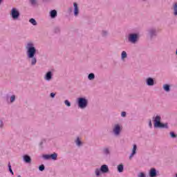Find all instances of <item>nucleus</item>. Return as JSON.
<instances>
[{"label": "nucleus", "mask_w": 177, "mask_h": 177, "mask_svg": "<svg viewBox=\"0 0 177 177\" xmlns=\"http://www.w3.org/2000/svg\"><path fill=\"white\" fill-rule=\"evenodd\" d=\"M174 15L177 16V2L173 6Z\"/></svg>", "instance_id": "4be33fe9"}, {"label": "nucleus", "mask_w": 177, "mask_h": 177, "mask_svg": "<svg viewBox=\"0 0 177 177\" xmlns=\"http://www.w3.org/2000/svg\"><path fill=\"white\" fill-rule=\"evenodd\" d=\"M77 103L79 109L83 110L84 109H86L88 107V99L86 97H78L77 99Z\"/></svg>", "instance_id": "7ed1b4c3"}, {"label": "nucleus", "mask_w": 177, "mask_h": 177, "mask_svg": "<svg viewBox=\"0 0 177 177\" xmlns=\"http://www.w3.org/2000/svg\"><path fill=\"white\" fill-rule=\"evenodd\" d=\"M149 34L151 38H153V37H156L157 35V30H156V28H151L149 30Z\"/></svg>", "instance_id": "f8f14e48"}, {"label": "nucleus", "mask_w": 177, "mask_h": 177, "mask_svg": "<svg viewBox=\"0 0 177 177\" xmlns=\"http://www.w3.org/2000/svg\"><path fill=\"white\" fill-rule=\"evenodd\" d=\"M138 177H146V174L143 172H140L138 175Z\"/></svg>", "instance_id": "72a5a7b5"}, {"label": "nucleus", "mask_w": 177, "mask_h": 177, "mask_svg": "<svg viewBox=\"0 0 177 177\" xmlns=\"http://www.w3.org/2000/svg\"><path fill=\"white\" fill-rule=\"evenodd\" d=\"M50 97H55V96H56V94L55 93H51L50 95Z\"/></svg>", "instance_id": "58836bf2"}, {"label": "nucleus", "mask_w": 177, "mask_h": 177, "mask_svg": "<svg viewBox=\"0 0 177 177\" xmlns=\"http://www.w3.org/2000/svg\"><path fill=\"white\" fill-rule=\"evenodd\" d=\"M121 117H127V112L122 111L121 113Z\"/></svg>", "instance_id": "c9c22d12"}, {"label": "nucleus", "mask_w": 177, "mask_h": 177, "mask_svg": "<svg viewBox=\"0 0 177 177\" xmlns=\"http://www.w3.org/2000/svg\"><path fill=\"white\" fill-rule=\"evenodd\" d=\"M12 20H17L20 17V11L16 8H12L10 13Z\"/></svg>", "instance_id": "39448f33"}, {"label": "nucleus", "mask_w": 177, "mask_h": 177, "mask_svg": "<svg viewBox=\"0 0 177 177\" xmlns=\"http://www.w3.org/2000/svg\"><path fill=\"white\" fill-rule=\"evenodd\" d=\"M50 17H51V19L57 17V11L56 10H52L50 12Z\"/></svg>", "instance_id": "2eb2a0df"}, {"label": "nucleus", "mask_w": 177, "mask_h": 177, "mask_svg": "<svg viewBox=\"0 0 177 177\" xmlns=\"http://www.w3.org/2000/svg\"><path fill=\"white\" fill-rule=\"evenodd\" d=\"M43 158H44V160H50V154L43 155Z\"/></svg>", "instance_id": "bb28decb"}, {"label": "nucleus", "mask_w": 177, "mask_h": 177, "mask_svg": "<svg viewBox=\"0 0 177 177\" xmlns=\"http://www.w3.org/2000/svg\"><path fill=\"white\" fill-rule=\"evenodd\" d=\"M50 158L54 161H56V160H57V153L54 152L53 154H50Z\"/></svg>", "instance_id": "aec40b11"}, {"label": "nucleus", "mask_w": 177, "mask_h": 177, "mask_svg": "<svg viewBox=\"0 0 177 177\" xmlns=\"http://www.w3.org/2000/svg\"><path fill=\"white\" fill-rule=\"evenodd\" d=\"M23 160L26 164H30V162H31V157L27 154L24 155Z\"/></svg>", "instance_id": "ddd939ff"}, {"label": "nucleus", "mask_w": 177, "mask_h": 177, "mask_svg": "<svg viewBox=\"0 0 177 177\" xmlns=\"http://www.w3.org/2000/svg\"><path fill=\"white\" fill-rule=\"evenodd\" d=\"M73 15L75 17H78L80 15V8H78V4L77 3H73Z\"/></svg>", "instance_id": "0eeeda50"}, {"label": "nucleus", "mask_w": 177, "mask_h": 177, "mask_svg": "<svg viewBox=\"0 0 177 177\" xmlns=\"http://www.w3.org/2000/svg\"><path fill=\"white\" fill-rule=\"evenodd\" d=\"M175 177H177V173L176 174V176H175Z\"/></svg>", "instance_id": "79ce46f5"}, {"label": "nucleus", "mask_w": 177, "mask_h": 177, "mask_svg": "<svg viewBox=\"0 0 177 177\" xmlns=\"http://www.w3.org/2000/svg\"><path fill=\"white\" fill-rule=\"evenodd\" d=\"M26 57L29 63L32 66H35L37 64V57H35V55H37V48L34 43L32 41L28 42L26 45Z\"/></svg>", "instance_id": "f257e3e1"}, {"label": "nucleus", "mask_w": 177, "mask_h": 177, "mask_svg": "<svg viewBox=\"0 0 177 177\" xmlns=\"http://www.w3.org/2000/svg\"><path fill=\"white\" fill-rule=\"evenodd\" d=\"M55 32H56L57 34L58 32H60V28H59V27L55 28Z\"/></svg>", "instance_id": "f704fd0d"}, {"label": "nucleus", "mask_w": 177, "mask_h": 177, "mask_svg": "<svg viewBox=\"0 0 177 177\" xmlns=\"http://www.w3.org/2000/svg\"><path fill=\"white\" fill-rule=\"evenodd\" d=\"M52 78H53V73H52V71H49L44 75V80L46 81H50V80H52Z\"/></svg>", "instance_id": "6e6552de"}, {"label": "nucleus", "mask_w": 177, "mask_h": 177, "mask_svg": "<svg viewBox=\"0 0 177 177\" xmlns=\"http://www.w3.org/2000/svg\"><path fill=\"white\" fill-rule=\"evenodd\" d=\"M64 104H66V106H67V107H70L71 106V103L67 100L64 101Z\"/></svg>", "instance_id": "473e14b6"}, {"label": "nucleus", "mask_w": 177, "mask_h": 177, "mask_svg": "<svg viewBox=\"0 0 177 177\" xmlns=\"http://www.w3.org/2000/svg\"><path fill=\"white\" fill-rule=\"evenodd\" d=\"M170 136H171V138H172L173 139H175V138L177 137V135L175 133V132L171 131V132H170Z\"/></svg>", "instance_id": "c756f323"}, {"label": "nucleus", "mask_w": 177, "mask_h": 177, "mask_svg": "<svg viewBox=\"0 0 177 177\" xmlns=\"http://www.w3.org/2000/svg\"><path fill=\"white\" fill-rule=\"evenodd\" d=\"M157 174H158V171H157V169H156V168H151L149 171V176L156 177Z\"/></svg>", "instance_id": "9d476101"}, {"label": "nucleus", "mask_w": 177, "mask_h": 177, "mask_svg": "<svg viewBox=\"0 0 177 177\" xmlns=\"http://www.w3.org/2000/svg\"><path fill=\"white\" fill-rule=\"evenodd\" d=\"M29 23H30V24H32V26H37V21L34 18L30 19Z\"/></svg>", "instance_id": "b1692460"}, {"label": "nucleus", "mask_w": 177, "mask_h": 177, "mask_svg": "<svg viewBox=\"0 0 177 177\" xmlns=\"http://www.w3.org/2000/svg\"><path fill=\"white\" fill-rule=\"evenodd\" d=\"M88 80H89L90 81L95 80V73H89L88 75Z\"/></svg>", "instance_id": "5701e85b"}, {"label": "nucleus", "mask_w": 177, "mask_h": 177, "mask_svg": "<svg viewBox=\"0 0 177 177\" xmlns=\"http://www.w3.org/2000/svg\"><path fill=\"white\" fill-rule=\"evenodd\" d=\"M102 153L104 154V156H110V149H109V147L104 148Z\"/></svg>", "instance_id": "dca6fc26"}, {"label": "nucleus", "mask_w": 177, "mask_h": 177, "mask_svg": "<svg viewBox=\"0 0 177 177\" xmlns=\"http://www.w3.org/2000/svg\"><path fill=\"white\" fill-rule=\"evenodd\" d=\"M163 89L165 91V92H169L171 91V86L169 84H164L163 85Z\"/></svg>", "instance_id": "a211bd4d"}, {"label": "nucleus", "mask_w": 177, "mask_h": 177, "mask_svg": "<svg viewBox=\"0 0 177 177\" xmlns=\"http://www.w3.org/2000/svg\"><path fill=\"white\" fill-rule=\"evenodd\" d=\"M16 100V95H12L10 97V102L9 100L7 99L8 103H14V102Z\"/></svg>", "instance_id": "6ab92c4d"}, {"label": "nucleus", "mask_w": 177, "mask_h": 177, "mask_svg": "<svg viewBox=\"0 0 177 177\" xmlns=\"http://www.w3.org/2000/svg\"><path fill=\"white\" fill-rule=\"evenodd\" d=\"M0 128L2 129L3 128V122L0 120Z\"/></svg>", "instance_id": "e433bc0d"}, {"label": "nucleus", "mask_w": 177, "mask_h": 177, "mask_svg": "<svg viewBox=\"0 0 177 177\" xmlns=\"http://www.w3.org/2000/svg\"><path fill=\"white\" fill-rule=\"evenodd\" d=\"M109 35V32L107 30H102V37H107Z\"/></svg>", "instance_id": "c85d7f7f"}, {"label": "nucleus", "mask_w": 177, "mask_h": 177, "mask_svg": "<svg viewBox=\"0 0 177 177\" xmlns=\"http://www.w3.org/2000/svg\"><path fill=\"white\" fill-rule=\"evenodd\" d=\"M153 127L154 128H162L165 129H168V123H162L161 122V116L156 115L153 118Z\"/></svg>", "instance_id": "f03ea898"}, {"label": "nucleus", "mask_w": 177, "mask_h": 177, "mask_svg": "<svg viewBox=\"0 0 177 177\" xmlns=\"http://www.w3.org/2000/svg\"><path fill=\"white\" fill-rule=\"evenodd\" d=\"M1 3H2V0H0V5H1Z\"/></svg>", "instance_id": "ea45409f"}, {"label": "nucleus", "mask_w": 177, "mask_h": 177, "mask_svg": "<svg viewBox=\"0 0 177 177\" xmlns=\"http://www.w3.org/2000/svg\"><path fill=\"white\" fill-rule=\"evenodd\" d=\"M75 143L77 145V146H78L80 147V146H81V145H82V142H81V140H80V137H77L76 140H75Z\"/></svg>", "instance_id": "a878e982"}, {"label": "nucleus", "mask_w": 177, "mask_h": 177, "mask_svg": "<svg viewBox=\"0 0 177 177\" xmlns=\"http://www.w3.org/2000/svg\"><path fill=\"white\" fill-rule=\"evenodd\" d=\"M127 57H128V54L127 53V51H122L121 53L122 60H124V59H127Z\"/></svg>", "instance_id": "412c9836"}, {"label": "nucleus", "mask_w": 177, "mask_h": 177, "mask_svg": "<svg viewBox=\"0 0 177 177\" xmlns=\"http://www.w3.org/2000/svg\"><path fill=\"white\" fill-rule=\"evenodd\" d=\"M138 149V145H136V144H134L133 145V149H132V152L130 154L129 158H132V157H133L135 156V154H136V150Z\"/></svg>", "instance_id": "4468645a"}, {"label": "nucleus", "mask_w": 177, "mask_h": 177, "mask_svg": "<svg viewBox=\"0 0 177 177\" xmlns=\"http://www.w3.org/2000/svg\"><path fill=\"white\" fill-rule=\"evenodd\" d=\"M17 177H21V176H20V175H18V176H17Z\"/></svg>", "instance_id": "a19ab883"}, {"label": "nucleus", "mask_w": 177, "mask_h": 177, "mask_svg": "<svg viewBox=\"0 0 177 177\" xmlns=\"http://www.w3.org/2000/svg\"><path fill=\"white\" fill-rule=\"evenodd\" d=\"M100 169L102 174H107L109 172V166L107 165H102Z\"/></svg>", "instance_id": "9b49d317"}, {"label": "nucleus", "mask_w": 177, "mask_h": 177, "mask_svg": "<svg viewBox=\"0 0 177 177\" xmlns=\"http://www.w3.org/2000/svg\"><path fill=\"white\" fill-rule=\"evenodd\" d=\"M100 172H101L100 169H96L95 170V174L96 176H100Z\"/></svg>", "instance_id": "cd10ccee"}, {"label": "nucleus", "mask_w": 177, "mask_h": 177, "mask_svg": "<svg viewBox=\"0 0 177 177\" xmlns=\"http://www.w3.org/2000/svg\"><path fill=\"white\" fill-rule=\"evenodd\" d=\"M121 131H122V128L121 127V125L120 124H116L114 125L113 132L115 136H120Z\"/></svg>", "instance_id": "423d86ee"}, {"label": "nucleus", "mask_w": 177, "mask_h": 177, "mask_svg": "<svg viewBox=\"0 0 177 177\" xmlns=\"http://www.w3.org/2000/svg\"><path fill=\"white\" fill-rule=\"evenodd\" d=\"M146 84L148 86H154L156 83L153 77H148L146 79Z\"/></svg>", "instance_id": "1a4fd4ad"}, {"label": "nucleus", "mask_w": 177, "mask_h": 177, "mask_svg": "<svg viewBox=\"0 0 177 177\" xmlns=\"http://www.w3.org/2000/svg\"><path fill=\"white\" fill-rule=\"evenodd\" d=\"M149 128H153V124L151 123V120H149Z\"/></svg>", "instance_id": "4c0bfd02"}, {"label": "nucleus", "mask_w": 177, "mask_h": 177, "mask_svg": "<svg viewBox=\"0 0 177 177\" xmlns=\"http://www.w3.org/2000/svg\"><path fill=\"white\" fill-rule=\"evenodd\" d=\"M39 170L41 171V172L43 171H45V165H41L40 166H39Z\"/></svg>", "instance_id": "7c9ffc66"}, {"label": "nucleus", "mask_w": 177, "mask_h": 177, "mask_svg": "<svg viewBox=\"0 0 177 177\" xmlns=\"http://www.w3.org/2000/svg\"><path fill=\"white\" fill-rule=\"evenodd\" d=\"M29 2L32 6H36V5L38 3V0H29Z\"/></svg>", "instance_id": "393cba45"}, {"label": "nucleus", "mask_w": 177, "mask_h": 177, "mask_svg": "<svg viewBox=\"0 0 177 177\" xmlns=\"http://www.w3.org/2000/svg\"><path fill=\"white\" fill-rule=\"evenodd\" d=\"M128 41L130 44H135L139 41V33H130L128 36Z\"/></svg>", "instance_id": "20e7f679"}, {"label": "nucleus", "mask_w": 177, "mask_h": 177, "mask_svg": "<svg viewBox=\"0 0 177 177\" xmlns=\"http://www.w3.org/2000/svg\"><path fill=\"white\" fill-rule=\"evenodd\" d=\"M8 171L14 175L13 170H12V165H10V162L8 163Z\"/></svg>", "instance_id": "2f4dec72"}, {"label": "nucleus", "mask_w": 177, "mask_h": 177, "mask_svg": "<svg viewBox=\"0 0 177 177\" xmlns=\"http://www.w3.org/2000/svg\"><path fill=\"white\" fill-rule=\"evenodd\" d=\"M118 172H119L120 174H121L122 172H124V165L122 164H120L119 165H118Z\"/></svg>", "instance_id": "f3484780"}]
</instances>
